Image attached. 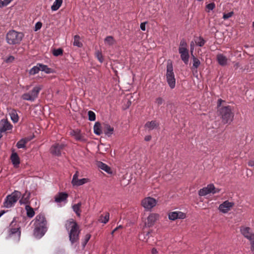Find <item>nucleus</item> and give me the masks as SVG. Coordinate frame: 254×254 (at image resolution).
Segmentation results:
<instances>
[{
    "label": "nucleus",
    "instance_id": "14",
    "mask_svg": "<svg viewBox=\"0 0 254 254\" xmlns=\"http://www.w3.org/2000/svg\"><path fill=\"white\" fill-rule=\"evenodd\" d=\"M242 234L250 241L254 240V234L252 233L251 228L249 227H243L241 228Z\"/></svg>",
    "mask_w": 254,
    "mask_h": 254
},
{
    "label": "nucleus",
    "instance_id": "15",
    "mask_svg": "<svg viewBox=\"0 0 254 254\" xmlns=\"http://www.w3.org/2000/svg\"><path fill=\"white\" fill-rule=\"evenodd\" d=\"M68 194L65 192H58L55 196V201L57 203L66 202Z\"/></svg>",
    "mask_w": 254,
    "mask_h": 254
},
{
    "label": "nucleus",
    "instance_id": "29",
    "mask_svg": "<svg viewBox=\"0 0 254 254\" xmlns=\"http://www.w3.org/2000/svg\"><path fill=\"white\" fill-rule=\"evenodd\" d=\"M63 3V0H55L53 4L51 6V9L53 11L57 10L61 6Z\"/></svg>",
    "mask_w": 254,
    "mask_h": 254
},
{
    "label": "nucleus",
    "instance_id": "58",
    "mask_svg": "<svg viewBox=\"0 0 254 254\" xmlns=\"http://www.w3.org/2000/svg\"><path fill=\"white\" fill-rule=\"evenodd\" d=\"M223 101L221 99H219L217 102V106L218 107L221 106V103Z\"/></svg>",
    "mask_w": 254,
    "mask_h": 254
},
{
    "label": "nucleus",
    "instance_id": "25",
    "mask_svg": "<svg viewBox=\"0 0 254 254\" xmlns=\"http://www.w3.org/2000/svg\"><path fill=\"white\" fill-rule=\"evenodd\" d=\"M40 66V70L45 72L46 73H51L54 72V70L49 67L47 65L43 64H38Z\"/></svg>",
    "mask_w": 254,
    "mask_h": 254
},
{
    "label": "nucleus",
    "instance_id": "53",
    "mask_svg": "<svg viewBox=\"0 0 254 254\" xmlns=\"http://www.w3.org/2000/svg\"><path fill=\"white\" fill-rule=\"evenodd\" d=\"M13 0H4L3 1V4H4V6L7 5L9 3H10Z\"/></svg>",
    "mask_w": 254,
    "mask_h": 254
},
{
    "label": "nucleus",
    "instance_id": "38",
    "mask_svg": "<svg viewBox=\"0 0 254 254\" xmlns=\"http://www.w3.org/2000/svg\"><path fill=\"white\" fill-rule=\"evenodd\" d=\"M206 188L208 190L210 191V193H212L213 194H214L218 192V191H215V188L212 184L208 185Z\"/></svg>",
    "mask_w": 254,
    "mask_h": 254
},
{
    "label": "nucleus",
    "instance_id": "52",
    "mask_svg": "<svg viewBox=\"0 0 254 254\" xmlns=\"http://www.w3.org/2000/svg\"><path fill=\"white\" fill-rule=\"evenodd\" d=\"M145 24H146V22H143L140 24V29H141V30H142V31L145 30Z\"/></svg>",
    "mask_w": 254,
    "mask_h": 254
},
{
    "label": "nucleus",
    "instance_id": "62",
    "mask_svg": "<svg viewBox=\"0 0 254 254\" xmlns=\"http://www.w3.org/2000/svg\"><path fill=\"white\" fill-rule=\"evenodd\" d=\"M4 6V4H3V1L1 0H0V7H2Z\"/></svg>",
    "mask_w": 254,
    "mask_h": 254
},
{
    "label": "nucleus",
    "instance_id": "30",
    "mask_svg": "<svg viewBox=\"0 0 254 254\" xmlns=\"http://www.w3.org/2000/svg\"><path fill=\"white\" fill-rule=\"evenodd\" d=\"M110 214L109 212H106L105 216L101 215L99 219V221L104 224H106L109 220Z\"/></svg>",
    "mask_w": 254,
    "mask_h": 254
},
{
    "label": "nucleus",
    "instance_id": "40",
    "mask_svg": "<svg viewBox=\"0 0 254 254\" xmlns=\"http://www.w3.org/2000/svg\"><path fill=\"white\" fill-rule=\"evenodd\" d=\"M169 219L171 220H175L178 219V214L177 211L172 212L169 214Z\"/></svg>",
    "mask_w": 254,
    "mask_h": 254
},
{
    "label": "nucleus",
    "instance_id": "16",
    "mask_svg": "<svg viewBox=\"0 0 254 254\" xmlns=\"http://www.w3.org/2000/svg\"><path fill=\"white\" fill-rule=\"evenodd\" d=\"M159 218V215L156 213L150 214L147 218L145 225L148 227H152Z\"/></svg>",
    "mask_w": 254,
    "mask_h": 254
},
{
    "label": "nucleus",
    "instance_id": "41",
    "mask_svg": "<svg viewBox=\"0 0 254 254\" xmlns=\"http://www.w3.org/2000/svg\"><path fill=\"white\" fill-rule=\"evenodd\" d=\"M88 120L90 121H94L96 120V115L92 111L88 112Z\"/></svg>",
    "mask_w": 254,
    "mask_h": 254
},
{
    "label": "nucleus",
    "instance_id": "10",
    "mask_svg": "<svg viewBox=\"0 0 254 254\" xmlns=\"http://www.w3.org/2000/svg\"><path fill=\"white\" fill-rule=\"evenodd\" d=\"M12 128V126L7 119H1L0 121V139L2 137V133L11 130Z\"/></svg>",
    "mask_w": 254,
    "mask_h": 254
},
{
    "label": "nucleus",
    "instance_id": "47",
    "mask_svg": "<svg viewBox=\"0 0 254 254\" xmlns=\"http://www.w3.org/2000/svg\"><path fill=\"white\" fill-rule=\"evenodd\" d=\"M42 26V23L41 22H40V21L37 22L35 25L34 31H37L40 30Z\"/></svg>",
    "mask_w": 254,
    "mask_h": 254
},
{
    "label": "nucleus",
    "instance_id": "8",
    "mask_svg": "<svg viewBox=\"0 0 254 254\" xmlns=\"http://www.w3.org/2000/svg\"><path fill=\"white\" fill-rule=\"evenodd\" d=\"M42 89V86L41 85L36 86L30 92L24 93L21 98L24 100L33 102L37 98Z\"/></svg>",
    "mask_w": 254,
    "mask_h": 254
},
{
    "label": "nucleus",
    "instance_id": "20",
    "mask_svg": "<svg viewBox=\"0 0 254 254\" xmlns=\"http://www.w3.org/2000/svg\"><path fill=\"white\" fill-rule=\"evenodd\" d=\"M97 165L99 168L105 171L108 174H112V171L111 170V168L109 166H108L107 164L103 163L102 162L98 161L97 162Z\"/></svg>",
    "mask_w": 254,
    "mask_h": 254
},
{
    "label": "nucleus",
    "instance_id": "50",
    "mask_svg": "<svg viewBox=\"0 0 254 254\" xmlns=\"http://www.w3.org/2000/svg\"><path fill=\"white\" fill-rule=\"evenodd\" d=\"M177 213L178 214V219H184L186 218V214L181 212V211H178Z\"/></svg>",
    "mask_w": 254,
    "mask_h": 254
},
{
    "label": "nucleus",
    "instance_id": "57",
    "mask_svg": "<svg viewBox=\"0 0 254 254\" xmlns=\"http://www.w3.org/2000/svg\"><path fill=\"white\" fill-rule=\"evenodd\" d=\"M14 58L13 56H10L6 60L7 62H12L14 60Z\"/></svg>",
    "mask_w": 254,
    "mask_h": 254
},
{
    "label": "nucleus",
    "instance_id": "13",
    "mask_svg": "<svg viewBox=\"0 0 254 254\" xmlns=\"http://www.w3.org/2000/svg\"><path fill=\"white\" fill-rule=\"evenodd\" d=\"M234 205V202H229L228 200H226L219 205V209L221 212L226 213L230 210V208L232 207Z\"/></svg>",
    "mask_w": 254,
    "mask_h": 254
},
{
    "label": "nucleus",
    "instance_id": "63",
    "mask_svg": "<svg viewBox=\"0 0 254 254\" xmlns=\"http://www.w3.org/2000/svg\"><path fill=\"white\" fill-rule=\"evenodd\" d=\"M118 229V227H116V228H115L113 231L111 233V234L112 235H113V234Z\"/></svg>",
    "mask_w": 254,
    "mask_h": 254
},
{
    "label": "nucleus",
    "instance_id": "21",
    "mask_svg": "<svg viewBox=\"0 0 254 254\" xmlns=\"http://www.w3.org/2000/svg\"><path fill=\"white\" fill-rule=\"evenodd\" d=\"M217 61L218 64L221 66H225L227 64L228 59L223 54H219L217 55Z\"/></svg>",
    "mask_w": 254,
    "mask_h": 254
},
{
    "label": "nucleus",
    "instance_id": "32",
    "mask_svg": "<svg viewBox=\"0 0 254 254\" xmlns=\"http://www.w3.org/2000/svg\"><path fill=\"white\" fill-rule=\"evenodd\" d=\"M9 114L11 119L13 123H16L18 121V116L15 110H12Z\"/></svg>",
    "mask_w": 254,
    "mask_h": 254
},
{
    "label": "nucleus",
    "instance_id": "28",
    "mask_svg": "<svg viewBox=\"0 0 254 254\" xmlns=\"http://www.w3.org/2000/svg\"><path fill=\"white\" fill-rule=\"evenodd\" d=\"M88 181V179L86 178H83L81 179H77L75 182H74L73 183H72V185L73 186H81L86 183H87Z\"/></svg>",
    "mask_w": 254,
    "mask_h": 254
},
{
    "label": "nucleus",
    "instance_id": "56",
    "mask_svg": "<svg viewBox=\"0 0 254 254\" xmlns=\"http://www.w3.org/2000/svg\"><path fill=\"white\" fill-rule=\"evenodd\" d=\"M151 139V135H146L144 137V140L146 141H150Z\"/></svg>",
    "mask_w": 254,
    "mask_h": 254
},
{
    "label": "nucleus",
    "instance_id": "51",
    "mask_svg": "<svg viewBox=\"0 0 254 254\" xmlns=\"http://www.w3.org/2000/svg\"><path fill=\"white\" fill-rule=\"evenodd\" d=\"M78 172L76 171L75 173L73 175L72 180L71 181V184L75 182L76 180L78 179Z\"/></svg>",
    "mask_w": 254,
    "mask_h": 254
},
{
    "label": "nucleus",
    "instance_id": "4",
    "mask_svg": "<svg viewBox=\"0 0 254 254\" xmlns=\"http://www.w3.org/2000/svg\"><path fill=\"white\" fill-rule=\"evenodd\" d=\"M23 36L24 35L22 33L11 30L6 34V41L9 45H18L22 41Z\"/></svg>",
    "mask_w": 254,
    "mask_h": 254
},
{
    "label": "nucleus",
    "instance_id": "33",
    "mask_svg": "<svg viewBox=\"0 0 254 254\" xmlns=\"http://www.w3.org/2000/svg\"><path fill=\"white\" fill-rule=\"evenodd\" d=\"M73 44L74 46H77L79 48H80L82 46V44L80 41V36L79 35H76L74 36V41Z\"/></svg>",
    "mask_w": 254,
    "mask_h": 254
},
{
    "label": "nucleus",
    "instance_id": "46",
    "mask_svg": "<svg viewBox=\"0 0 254 254\" xmlns=\"http://www.w3.org/2000/svg\"><path fill=\"white\" fill-rule=\"evenodd\" d=\"M233 14H234V12L233 11H231V12L227 13H224L223 14V18L224 19H227L229 18L232 17Z\"/></svg>",
    "mask_w": 254,
    "mask_h": 254
},
{
    "label": "nucleus",
    "instance_id": "17",
    "mask_svg": "<svg viewBox=\"0 0 254 254\" xmlns=\"http://www.w3.org/2000/svg\"><path fill=\"white\" fill-rule=\"evenodd\" d=\"M179 52L181 55V60L186 64H187L189 63L190 58L189 50L183 49H179Z\"/></svg>",
    "mask_w": 254,
    "mask_h": 254
},
{
    "label": "nucleus",
    "instance_id": "7",
    "mask_svg": "<svg viewBox=\"0 0 254 254\" xmlns=\"http://www.w3.org/2000/svg\"><path fill=\"white\" fill-rule=\"evenodd\" d=\"M166 81L171 89H174L176 86V79L173 72L172 64H168L166 68Z\"/></svg>",
    "mask_w": 254,
    "mask_h": 254
},
{
    "label": "nucleus",
    "instance_id": "9",
    "mask_svg": "<svg viewBox=\"0 0 254 254\" xmlns=\"http://www.w3.org/2000/svg\"><path fill=\"white\" fill-rule=\"evenodd\" d=\"M157 204L156 200L151 197L144 198L141 202V205L145 209L150 210Z\"/></svg>",
    "mask_w": 254,
    "mask_h": 254
},
{
    "label": "nucleus",
    "instance_id": "44",
    "mask_svg": "<svg viewBox=\"0 0 254 254\" xmlns=\"http://www.w3.org/2000/svg\"><path fill=\"white\" fill-rule=\"evenodd\" d=\"M187 43L186 40L184 39H183L180 43V47L179 49H183L185 50H188L187 49Z\"/></svg>",
    "mask_w": 254,
    "mask_h": 254
},
{
    "label": "nucleus",
    "instance_id": "49",
    "mask_svg": "<svg viewBox=\"0 0 254 254\" xmlns=\"http://www.w3.org/2000/svg\"><path fill=\"white\" fill-rule=\"evenodd\" d=\"M96 57L97 58L98 60L101 62L102 63L103 61V58L102 54L101 52L98 51L96 53Z\"/></svg>",
    "mask_w": 254,
    "mask_h": 254
},
{
    "label": "nucleus",
    "instance_id": "27",
    "mask_svg": "<svg viewBox=\"0 0 254 254\" xmlns=\"http://www.w3.org/2000/svg\"><path fill=\"white\" fill-rule=\"evenodd\" d=\"M93 129L94 133L96 135H100L102 133V131L101 128V124L99 122L95 123L93 127Z\"/></svg>",
    "mask_w": 254,
    "mask_h": 254
},
{
    "label": "nucleus",
    "instance_id": "23",
    "mask_svg": "<svg viewBox=\"0 0 254 254\" xmlns=\"http://www.w3.org/2000/svg\"><path fill=\"white\" fill-rule=\"evenodd\" d=\"M103 131L106 135L110 137L113 133L114 128L110 125L106 124L104 125Z\"/></svg>",
    "mask_w": 254,
    "mask_h": 254
},
{
    "label": "nucleus",
    "instance_id": "42",
    "mask_svg": "<svg viewBox=\"0 0 254 254\" xmlns=\"http://www.w3.org/2000/svg\"><path fill=\"white\" fill-rule=\"evenodd\" d=\"M25 144L24 139H21L17 142L16 146L18 148H24L26 147Z\"/></svg>",
    "mask_w": 254,
    "mask_h": 254
},
{
    "label": "nucleus",
    "instance_id": "34",
    "mask_svg": "<svg viewBox=\"0 0 254 254\" xmlns=\"http://www.w3.org/2000/svg\"><path fill=\"white\" fill-rule=\"evenodd\" d=\"M196 44L199 46L202 47L205 43V40L201 36H199L195 40Z\"/></svg>",
    "mask_w": 254,
    "mask_h": 254
},
{
    "label": "nucleus",
    "instance_id": "11",
    "mask_svg": "<svg viewBox=\"0 0 254 254\" xmlns=\"http://www.w3.org/2000/svg\"><path fill=\"white\" fill-rule=\"evenodd\" d=\"M69 134L73 136L76 140L81 142H86V139L85 136L81 133V131L79 129H72L69 132Z\"/></svg>",
    "mask_w": 254,
    "mask_h": 254
},
{
    "label": "nucleus",
    "instance_id": "18",
    "mask_svg": "<svg viewBox=\"0 0 254 254\" xmlns=\"http://www.w3.org/2000/svg\"><path fill=\"white\" fill-rule=\"evenodd\" d=\"M159 126V123L156 121L153 120L147 122L144 125V127L149 131L157 128Z\"/></svg>",
    "mask_w": 254,
    "mask_h": 254
},
{
    "label": "nucleus",
    "instance_id": "45",
    "mask_svg": "<svg viewBox=\"0 0 254 254\" xmlns=\"http://www.w3.org/2000/svg\"><path fill=\"white\" fill-rule=\"evenodd\" d=\"M164 102V99L162 97H157L155 99V103L157 105V106H160L162 105Z\"/></svg>",
    "mask_w": 254,
    "mask_h": 254
},
{
    "label": "nucleus",
    "instance_id": "1",
    "mask_svg": "<svg viewBox=\"0 0 254 254\" xmlns=\"http://www.w3.org/2000/svg\"><path fill=\"white\" fill-rule=\"evenodd\" d=\"M35 226L33 235L37 238H42L47 232V221L43 214L40 213L37 215L34 220Z\"/></svg>",
    "mask_w": 254,
    "mask_h": 254
},
{
    "label": "nucleus",
    "instance_id": "24",
    "mask_svg": "<svg viewBox=\"0 0 254 254\" xmlns=\"http://www.w3.org/2000/svg\"><path fill=\"white\" fill-rule=\"evenodd\" d=\"M81 206V203L80 202L77 203V204H75L72 206V208L73 211L75 213L76 215L78 217L80 216V207Z\"/></svg>",
    "mask_w": 254,
    "mask_h": 254
},
{
    "label": "nucleus",
    "instance_id": "35",
    "mask_svg": "<svg viewBox=\"0 0 254 254\" xmlns=\"http://www.w3.org/2000/svg\"><path fill=\"white\" fill-rule=\"evenodd\" d=\"M40 70V66L38 65V64L36 66H33L29 71V73L30 75H35V74L38 73Z\"/></svg>",
    "mask_w": 254,
    "mask_h": 254
},
{
    "label": "nucleus",
    "instance_id": "31",
    "mask_svg": "<svg viewBox=\"0 0 254 254\" xmlns=\"http://www.w3.org/2000/svg\"><path fill=\"white\" fill-rule=\"evenodd\" d=\"M192 58L193 60V65L191 69L193 70L194 68H197L200 64L199 60L192 54Z\"/></svg>",
    "mask_w": 254,
    "mask_h": 254
},
{
    "label": "nucleus",
    "instance_id": "2",
    "mask_svg": "<svg viewBox=\"0 0 254 254\" xmlns=\"http://www.w3.org/2000/svg\"><path fill=\"white\" fill-rule=\"evenodd\" d=\"M65 229L69 232V241L72 244L77 242L79 240V234L80 231L77 223L72 219H70L66 221L65 224Z\"/></svg>",
    "mask_w": 254,
    "mask_h": 254
},
{
    "label": "nucleus",
    "instance_id": "19",
    "mask_svg": "<svg viewBox=\"0 0 254 254\" xmlns=\"http://www.w3.org/2000/svg\"><path fill=\"white\" fill-rule=\"evenodd\" d=\"M30 195V192L28 191L27 190H26L25 193L22 194L21 199L19 200V203L20 204H27L29 203Z\"/></svg>",
    "mask_w": 254,
    "mask_h": 254
},
{
    "label": "nucleus",
    "instance_id": "64",
    "mask_svg": "<svg viewBox=\"0 0 254 254\" xmlns=\"http://www.w3.org/2000/svg\"><path fill=\"white\" fill-rule=\"evenodd\" d=\"M4 213H5V211L4 210L1 211L0 212V217L1 216H2Z\"/></svg>",
    "mask_w": 254,
    "mask_h": 254
},
{
    "label": "nucleus",
    "instance_id": "5",
    "mask_svg": "<svg viewBox=\"0 0 254 254\" xmlns=\"http://www.w3.org/2000/svg\"><path fill=\"white\" fill-rule=\"evenodd\" d=\"M218 112L224 124H230L232 122L234 115L232 112L231 106H227L220 107Z\"/></svg>",
    "mask_w": 254,
    "mask_h": 254
},
{
    "label": "nucleus",
    "instance_id": "43",
    "mask_svg": "<svg viewBox=\"0 0 254 254\" xmlns=\"http://www.w3.org/2000/svg\"><path fill=\"white\" fill-rule=\"evenodd\" d=\"M90 238H91V235L89 234H87L85 236L83 241L82 242V246L83 248L85 247V246H86V245L89 241Z\"/></svg>",
    "mask_w": 254,
    "mask_h": 254
},
{
    "label": "nucleus",
    "instance_id": "26",
    "mask_svg": "<svg viewBox=\"0 0 254 254\" xmlns=\"http://www.w3.org/2000/svg\"><path fill=\"white\" fill-rule=\"evenodd\" d=\"M25 210L26 211V214L28 217L32 218L35 215V212L33 208L30 205H26L25 206Z\"/></svg>",
    "mask_w": 254,
    "mask_h": 254
},
{
    "label": "nucleus",
    "instance_id": "37",
    "mask_svg": "<svg viewBox=\"0 0 254 254\" xmlns=\"http://www.w3.org/2000/svg\"><path fill=\"white\" fill-rule=\"evenodd\" d=\"M210 193V191L208 190L206 187L201 189L198 191V195L199 196H205Z\"/></svg>",
    "mask_w": 254,
    "mask_h": 254
},
{
    "label": "nucleus",
    "instance_id": "60",
    "mask_svg": "<svg viewBox=\"0 0 254 254\" xmlns=\"http://www.w3.org/2000/svg\"><path fill=\"white\" fill-rule=\"evenodd\" d=\"M193 46H194V44L192 42L191 43H190V52L191 53V55L192 54V52H193Z\"/></svg>",
    "mask_w": 254,
    "mask_h": 254
},
{
    "label": "nucleus",
    "instance_id": "54",
    "mask_svg": "<svg viewBox=\"0 0 254 254\" xmlns=\"http://www.w3.org/2000/svg\"><path fill=\"white\" fill-rule=\"evenodd\" d=\"M251 251L254 253V240L251 241Z\"/></svg>",
    "mask_w": 254,
    "mask_h": 254
},
{
    "label": "nucleus",
    "instance_id": "55",
    "mask_svg": "<svg viewBox=\"0 0 254 254\" xmlns=\"http://www.w3.org/2000/svg\"><path fill=\"white\" fill-rule=\"evenodd\" d=\"M248 165L251 167H254V160H250L248 162Z\"/></svg>",
    "mask_w": 254,
    "mask_h": 254
},
{
    "label": "nucleus",
    "instance_id": "61",
    "mask_svg": "<svg viewBox=\"0 0 254 254\" xmlns=\"http://www.w3.org/2000/svg\"><path fill=\"white\" fill-rule=\"evenodd\" d=\"M158 253L157 250L155 248H153L151 251L152 254H157Z\"/></svg>",
    "mask_w": 254,
    "mask_h": 254
},
{
    "label": "nucleus",
    "instance_id": "6",
    "mask_svg": "<svg viewBox=\"0 0 254 254\" xmlns=\"http://www.w3.org/2000/svg\"><path fill=\"white\" fill-rule=\"evenodd\" d=\"M21 195V194L20 191L14 190L10 194L6 196L3 203V206L7 208L13 207Z\"/></svg>",
    "mask_w": 254,
    "mask_h": 254
},
{
    "label": "nucleus",
    "instance_id": "48",
    "mask_svg": "<svg viewBox=\"0 0 254 254\" xmlns=\"http://www.w3.org/2000/svg\"><path fill=\"white\" fill-rule=\"evenodd\" d=\"M215 4L214 2L210 3L208 4L207 5H206V8L208 9V11L209 10H213L215 8Z\"/></svg>",
    "mask_w": 254,
    "mask_h": 254
},
{
    "label": "nucleus",
    "instance_id": "36",
    "mask_svg": "<svg viewBox=\"0 0 254 254\" xmlns=\"http://www.w3.org/2000/svg\"><path fill=\"white\" fill-rule=\"evenodd\" d=\"M105 42L110 46L114 45L115 43V40L113 36H108L105 39Z\"/></svg>",
    "mask_w": 254,
    "mask_h": 254
},
{
    "label": "nucleus",
    "instance_id": "59",
    "mask_svg": "<svg viewBox=\"0 0 254 254\" xmlns=\"http://www.w3.org/2000/svg\"><path fill=\"white\" fill-rule=\"evenodd\" d=\"M22 139H24V141L25 142V143L26 144L28 141H30L31 139V138L30 137H25L24 138H22Z\"/></svg>",
    "mask_w": 254,
    "mask_h": 254
},
{
    "label": "nucleus",
    "instance_id": "39",
    "mask_svg": "<svg viewBox=\"0 0 254 254\" xmlns=\"http://www.w3.org/2000/svg\"><path fill=\"white\" fill-rule=\"evenodd\" d=\"M63 54V50L61 48L54 49L53 51V54L54 56L58 57L62 55Z\"/></svg>",
    "mask_w": 254,
    "mask_h": 254
},
{
    "label": "nucleus",
    "instance_id": "22",
    "mask_svg": "<svg viewBox=\"0 0 254 254\" xmlns=\"http://www.w3.org/2000/svg\"><path fill=\"white\" fill-rule=\"evenodd\" d=\"M10 159L15 167H17L19 166L20 164V159L17 153H12L10 156Z\"/></svg>",
    "mask_w": 254,
    "mask_h": 254
},
{
    "label": "nucleus",
    "instance_id": "3",
    "mask_svg": "<svg viewBox=\"0 0 254 254\" xmlns=\"http://www.w3.org/2000/svg\"><path fill=\"white\" fill-rule=\"evenodd\" d=\"M21 230L18 224L13 220L10 224L7 230L6 239H12L17 242L20 239Z\"/></svg>",
    "mask_w": 254,
    "mask_h": 254
},
{
    "label": "nucleus",
    "instance_id": "12",
    "mask_svg": "<svg viewBox=\"0 0 254 254\" xmlns=\"http://www.w3.org/2000/svg\"><path fill=\"white\" fill-rule=\"evenodd\" d=\"M64 146V145L63 144L56 143L51 146L50 152L54 155L60 156L61 155V150Z\"/></svg>",
    "mask_w": 254,
    "mask_h": 254
}]
</instances>
